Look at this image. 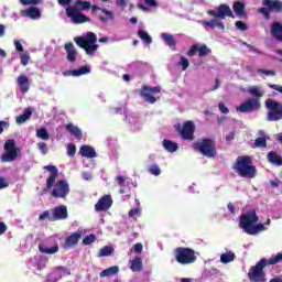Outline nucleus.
<instances>
[{"instance_id": "nucleus-1", "label": "nucleus", "mask_w": 282, "mask_h": 282, "mask_svg": "<svg viewBox=\"0 0 282 282\" xmlns=\"http://www.w3.org/2000/svg\"><path fill=\"white\" fill-rule=\"evenodd\" d=\"M44 171H48L46 178V191H51V197L54 199H65L69 195V183L66 180H58V167L56 165H46Z\"/></svg>"}, {"instance_id": "nucleus-2", "label": "nucleus", "mask_w": 282, "mask_h": 282, "mask_svg": "<svg viewBox=\"0 0 282 282\" xmlns=\"http://www.w3.org/2000/svg\"><path fill=\"white\" fill-rule=\"evenodd\" d=\"M282 261V253H278L276 256L265 259H260L256 265H252L249 268V272L247 274L249 281L251 282H265V271H263L264 268H268V265H276V263H281Z\"/></svg>"}, {"instance_id": "nucleus-3", "label": "nucleus", "mask_w": 282, "mask_h": 282, "mask_svg": "<svg viewBox=\"0 0 282 282\" xmlns=\"http://www.w3.org/2000/svg\"><path fill=\"white\" fill-rule=\"evenodd\" d=\"M232 171H235L239 177L247 180H254V177H257V166L252 165V156L250 155L238 156L232 165Z\"/></svg>"}, {"instance_id": "nucleus-4", "label": "nucleus", "mask_w": 282, "mask_h": 282, "mask_svg": "<svg viewBox=\"0 0 282 282\" xmlns=\"http://www.w3.org/2000/svg\"><path fill=\"white\" fill-rule=\"evenodd\" d=\"M98 41V36H96V33L94 32H87L86 37L77 36L74 37V42L78 47L82 50H85L87 56H94L95 52H98V44H96Z\"/></svg>"}, {"instance_id": "nucleus-5", "label": "nucleus", "mask_w": 282, "mask_h": 282, "mask_svg": "<svg viewBox=\"0 0 282 282\" xmlns=\"http://www.w3.org/2000/svg\"><path fill=\"white\" fill-rule=\"evenodd\" d=\"M194 151H198L205 158H217V143L215 139L203 138L199 141L193 143Z\"/></svg>"}, {"instance_id": "nucleus-6", "label": "nucleus", "mask_w": 282, "mask_h": 282, "mask_svg": "<svg viewBox=\"0 0 282 282\" xmlns=\"http://www.w3.org/2000/svg\"><path fill=\"white\" fill-rule=\"evenodd\" d=\"M175 261L181 265H191L197 261V256H195V250L187 247H178L174 250Z\"/></svg>"}, {"instance_id": "nucleus-7", "label": "nucleus", "mask_w": 282, "mask_h": 282, "mask_svg": "<svg viewBox=\"0 0 282 282\" xmlns=\"http://www.w3.org/2000/svg\"><path fill=\"white\" fill-rule=\"evenodd\" d=\"M262 8L258 9V12L262 14V17L270 21L272 17L270 15V12H274L275 14H281L282 12V1L281 0H263L262 1Z\"/></svg>"}, {"instance_id": "nucleus-8", "label": "nucleus", "mask_w": 282, "mask_h": 282, "mask_svg": "<svg viewBox=\"0 0 282 282\" xmlns=\"http://www.w3.org/2000/svg\"><path fill=\"white\" fill-rule=\"evenodd\" d=\"M265 108L269 110L267 113V120L269 122H278V120H282V104L274 99H267Z\"/></svg>"}, {"instance_id": "nucleus-9", "label": "nucleus", "mask_w": 282, "mask_h": 282, "mask_svg": "<svg viewBox=\"0 0 282 282\" xmlns=\"http://www.w3.org/2000/svg\"><path fill=\"white\" fill-rule=\"evenodd\" d=\"M4 154L1 155V162H14L21 153V149L17 148V141L9 139L4 142Z\"/></svg>"}, {"instance_id": "nucleus-10", "label": "nucleus", "mask_w": 282, "mask_h": 282, "mask_svg": "<svg viewBox=\"0 0 282 282\" xmlns=\"http://www.w3.org/2000/svg\"><path fill=\"white\" fill-rule=\"evenodd\" d=\"M259 221V216H257V212L251 210L247 214H242L239 220V228H242L247 235H250L254 225Z\"/></svg>"}, {"instance_id": "nucleus-11", "label": "nucleus", "mask_w": 282, "mask_h": 282, "mask_svg": "<svg viewBox=\"0 0 282 282\" xmlns=\"http://www.w3.org/2000/svg\"><path fill=\"white\" fill-rule=\"evenodd\" d=\"M160 91H162L160 86L149 87L143 85L140 90V96L143 98L144 102H148L149 105H155V102L160 100V97H155L153 94H160Z\"/></svg>"}, {"instance_id": "nucleus-12", "label": "nucleus", "mask_w": 282, "mask_h": 282, "mask_svg": "<svg viewBox=\"0 0 282 282\" xmlns=\"http://www.w3.org/2000/svg\"><path fill=\"white\" fill-rule=\"evenodd\" d=\"M261 109V101L257 98L247 99L245 102L240 104L236 108L239 113H253V111H259Z\"/></svg>"}, {"instance_id": "nucleus-13", "label": "nucleus", "mask_w": 282, "mask_h": 282, "mask_svg": "<svg viewBox=\"0 0 282 282\" xmlns=\"http://www.w3.org/2000/svg\"><path fill=\"white\" fill-rule=\"evenodd\" d=\"M180 137L182 140L193 142L195 140V122L186 121L183 123L182 129H178Z\"/></svg>"}, {"instance_id": "nucleus-14", "label": "nucleus", "mask_w": 282, "mask_h": 282, "mask_svg": "<svg viewBox=\"0 0 282 282\" xmlns=\"http://www.w3.org/2000/svg\"><path fill=\"white\" fill-rule=\"evenodd\" d=\"M207 14H209V17H214V19H226V17H229L230 19H235L232 9H230L228 4H220L216 11L209 10Z\"/></svg>"}, {"instance_id": "nucleus-15", "label": "nucleus", "mask_w": 282, "mask_h": 282, "mask_svg": "<svg viewBox=\"0 0 282 282\" xmlns=\"http://www.w3.org/2000/svg\"><path fill=\"white\" fill-rule=\"evenodd\" d=\"M67 217H69V214L67 212V206L59 205V206L54 207L51 210L50 221H63V220L67 219Z\"/></svg>"}, {"instance_id": "nucleus-16", "label": "nucleus", "mask_w": 282, "mask_h": 282, "mask_svg": "<svg viewBox=\"0 0 282 282\" xmlns=\"http://www.w3.org/2000/svg\"><path fill=\"white\" fill-rule=\"evenodd\" d=\"M66 17H68V19H70L75 25L80 23H89L90 21L87 15L80 13L79 11H75V9H66Z\"/></svg>"}, {"instance_id": "nucleus-17", "label": "nucleus", "mask_w": 282, "mask_h": 282, "mask_svg": "<svg viewBox=\"0 0 282 282\" xmlns=\"http://www.w3.org/2000/svg\"><path fill=\"white\" fill-rule=\"evenodd\" d=\"M197 52L198 56L200 57L208 56V54L213 53V51L206 44H203L200 46L199 44H193L191 48L187 51V56H195Z\"/></svg>"}, {"instance_id": "nucleus-18", "label": "nucleus", "mask_w": 282, "mask_h": 282, "mask_svg": "<svg viewBox=\"0 0 282 282\" xmlns=\"http://www.w3.org/2000/svg\"><path fill=\"white\" fill-rule=\"evenodd\" d=\"M111 206H113V199L111 198V195H105L95 205V210L97 213H102V210H109Z\"/></svg>"}, {"instance_id": "nucleus-19", "label": "nucleus", "mask_w": 282, "mask_h": 282, "mask_svg": "<svg viewBox=\"0 0 282 282\" xmlns=\"http://www.w3.org/2000/svg\"><path fill=\"white\" fill-rule=\"evenodd\" d=\"M64 50L66 52V61H68V63H76V58H78V51L76 50V46H74V43H65Z\"/></svg>"}, {"instance_id": "nucleus-20", "label": "nucleus", "mask_w": 282, "mask_h": 282, "mask_svg": "<svg viewBox=\"0 0 282 282\" xmlns=\"http://www.w3.org/2000/svg\"><path fill=\"white\" fill-rule=\"evenodd\" d=\"M87 74H91V68H89V66H82L80 68H77V69H68L63 72V76H74V77L85 76Z\"/></svg>"}, {"instance_id": "nucleus-21", "label": "nucleus", "mask_w": 282, "mask_h": 282, "mask_svg": "<svg viewBox=\"0 0 282 282\" xmlns=\"http://www.w3.org/2000/svg\"><path fill=\"white\" fill-rule=\"evenodd\" d=\"M83 239V231H76L70 234L68 237L65 239V246L67 248H74V246H78V241Z\"/></svg>"}, {"instance_id": "nucleus-22", "label": "nucleus", "mask_w": 282, "mask_h": 282, "mask_svg": "<svg viewBox=\"0 0 282 282\" xmlns=\"http://www.w3.org/2000/svg\"><path fill=\"white\" fill-rule=\"evenodd\" d=\"M17 84L20 87V91H22V94H28V91H30V77L26 75H20L17 78Z\"/></svg>"}, {"instance_id": "nucleus-23", "label": "nucleus", "mask_w": 282, "mask_h": 282, "mask_svg": "<svg viewBox=\"0 0 282 282\" xmlns=\"http://www.w3.org/2000/svg\"><path fill=\"white\" fill-rule=\"evenodd\" d=\"M91 12H96L97 10H100L104 14H106L108 18L100 15L99 19L102 21V23H107V21H113V12L109 11L105 8H100L98 6H91L90 4Z\"/></svg>"}, {"instance_id": "nucleus-24", "label": "nucleus", "mask_w": 282, "mask_h": 282, "mask_svg": "<svg viewBox=\"0 0 282 282\" xmlns=\"http://www.w3.org/2000/svg\"><path fill=\"white\" fill-rule=\"evenodd\" d=\"M271 34L275 41L282 43V24L281 22H273L271 25Z\"/></svg>"}, {"instance_id": "nucleus-25", "label": "nucleus", "mask_w": 282, "mask_h": 282, "mask_svg": "<svg viewBox=\"0 0 282 282\" xmlns=\"http://www.w3.org/2000/svg\"><path fill=\"white\" fill-rule=\"evenodd\" d=\"M67 9H74L75 12H83L85 10H91V3L89 1L76 0L74 7Z\"/></svg>"}, {"instance_id": "nucleus-26", "label": "nucleus", "mask_w": 282, "mask_h": 282, "mask_svg": "<svg viewBox=\"0 0 282 282\" xmlns=\"http://www.w3.org/2000/svg\"><path fill=\"white\" fill-rule=\"evenodd\" d=\"M66 131L70 133V135H74L76 140H83V131L77 126H74L73 123L65 124Z\"/></svg>"}, {"instance_id": "nucleus-27", "label": "nucleus", "mask_w": 282, "mask_h": 282, "mask_svg": "<svg viewBox=\"0 0 282 282\" xmlns=\"http://www.w3.org/2000/svg\"><path fill=\"white\" fill-rule=\"evenodd\" d=\"M79 153L83 158H87L88 160L96 158V150L90 145H82Z\"/></svg>"}, {"instance_id": "nucleus-28", "label": "nucleus", "mask_w": 282, "mask_h": 282, "mask_svg": "<svg viewBox=\"0 0 282 282\" xmlns=\"http://www.w3.org/2000/svg\"><path fill=\"white\" fill-rule=\"evenodd\" d=\"M22 17H29V19H39L41 17V11L36 7H30L29 9L22 11Z\"/></svg>"}, {"instance_id": "nucleus-29", "label": "nucleus", "mask_w": 282, "mask_h": 282, "mask_svg": "<svg viewBox=\"0 0 282 282\" xmlns=\"http://www.w3.org/2000/svg\"><path fill=\"white\" fill-rule=\"evenodd\" d=\"M37 248L42 254H56V252H58V245L48 248L43 242H41Z\"/></svg>"}, {"instance_id": "nucleus-30", "label": "nucleus", "mask_w": 282, "mask_h": 282, "mask_svg": "<svg viewBox=\"0 0 282 282\" xmlns=\"http://www.w3.org/2000/svg\"><path fill=\"white\" fill-rule=\"evenodd\" d=\"M32 118V108H25L24 112L17 117V124H23V122H28Z\"/></svg>"}, {"instance_id": "nucleus-31", "label": "nucleus", "mask_w": 282, "mask_h": 282, "mask_svg": "<svg viewBox=\"0 0 282 282\" xmlns=\"http://www.w3.org/2000/svg\"><path fill=\"white\" fill-rule=\"evenodd\" d=\"M232 10L237 17H246V4L241 1L234 2Z\"/></svg>"}, {"instance_id": "nucleus-32", "label": "nucleus", "mask_w": 282, "mask_h": 282, "mask_svg": "<svg viewBox=\"0 0 282 282\" xmlns=\"http://www.w3.org/2000/svg\"><path fill=\"white\" fill-rule=\"evenodd\" d=\"M267 158L271 164H276V166H282V156L279 155L276 152L270 151Z\"/></svg>"}, {"instance_id": "nucleus-33", "label": "nucleus", "mask_w": 282, "mask_h": 282, "mask_svg": "<svg viewBox=\"0 0 282 282\" xmlns=\"http://www.w3.org/2000/svg\"><path fill=\"white\" fill-rule=\"evenodd\" d=\"M118 272H120V268L118 265H113V267L102 270L99 273V276L101 279H105V276H113V275L118 274Z\"/></svg>"}, {"instance_id": "nucleus-34", "label": "nucleus", "mask_w": 282, "mask_h": 282, "mask_svg": "<svg viewBox=\"0 0 282 282\" xmlns=\"http://www.w3.org/2000/svg\"><path fill=\"white\" fill-rule=\"evenodd\" d=\"M163 148L165 151H169V153H175V151L180 149V145L171 140H163Z\"/></svg>"}, {"instance_id": "nucleus-35", "label": "nucleus", "mask_w": 282, "mask_h": 282, "mask_svg": "<svg viewBox=\"0 0 282 282\" xmlns=\"http://www.w3.org/2000/svg\"><path fill=\"white\" fill-rule=\"evenodd\" d=\"M130 263H131L130 270H132V272H142L141 258H134L133 260L130 261Z\"/></svg>"}, {"instance_id": "nucleus-36", "label": "nucleus", "mask_w": 282, "mask_h": 282, "mask_svg": "<svg viewBox=\"0 0 282 282\" xmlns=\"http://www.w3.org/2000/svg\"><path fill=\"white\" fill-rule=\"evenodd\" d=\"M161 39L164 41L166 45H169V47H175L177 43L175 42V37L169 33H162Z\"/></svg>"}, {"instance_id": "nucleus-37", "label": "nucleus", "mask_w": 282, "mask_h": 282, "mask_svg": "<svg viewBox=\"0 0 282 282\" xmlns=\"http://www.w3.org/2000/svg\"><path fill=\"white\" fill-rule=\"evenodd\" d=\"M235 259H236V256H235V252H232V251L223 253L220 256L221 263H232V261H235Z\"/></svg>"}, {"instance_id": "nucleus-38", "label": "nucleus", "mask_w": 282, "mask_h": 282, "mask_svg": "<svg viewBox=\"0 0 282 282\" xmlns=\"http://www.w3.org/2000/svg\"><path fill=\"white\" fill-rule=\"evenodd\" d=\"M138 36L143 41V43H147V45H151V43H153V39L144 30H139Z\"/></svg>"}, {"instance_id": "nucleus-39", "label": "nucleus", "mask_w": 282, "mask_h": 282, "mask_svg": "<svg viewBox=\"0 0 282 282\" xmlns=\"http://www.w3.org/2000/svg\"><path fill=\"white\" fill-rule=\"evenodd\" d=\"M248 94L254 96L256 98H263L264 96L263 91L257 86L248 88Z\"/></svg>"}, {"instance_id": "nucleus-40", "label": "nucleus", "mask_w": 282, "mask_h": 282, "mask_svg": "<svg viewBox=\"0 0 282 282\" xmlns=\"http://www.w3.org/2000/svg\"><path fill=\"white\" fill-rule=\"evenodd\" d=\"M113 254V247L106 246L99 250L98 257H111Z\"/></svg>"}, {"instance_id": "nucleus-41", "label": "nucleus", "mask_w": 282, "mask_h": 282, "mask_svg": "<svg viewBox=\"0 0 282 282\" xmlns=\"http://www.w3.org/2000/svg\"><path fill=\"white\" fill-rule=\"evenodd\" d=\"M36 138H40V140H50V132L45 128H40L36 130Z\"/></svg>"}, {"instance_id": "nucleus-42", "label": "nucleus", "mask_w": 282, "mask_h": 282, "mask_svg": "<svg viewBox=\"0 0 282 282\" xmlns=\"http://www.w3.org/2000/svg\"><path fill=\"white\" fill-rule=\"evenodd\" d=\"M254 147L258 149H265L268 147V141L265 140V137H259L254 140Z\"/></svg>"}, {"instance_id": "nucleus-43", "label": "nucleus", "mask_w": 282, "mask_h": 282, "mask_svg": "<svg viewBox=\"0 0 282 282\" xmlns=\"http://www.w3.org/2000/svg\"><path fill=\"white\" fill-rule=\"evenodd\" d=\"M148 173H150V175H154L155 177H158L159 175H161L162 170H160V165L153 164L148 167Z\"/></svg>"}, {"instance_id": "nucleus-44", "label": "nucleus", "mask_w": 282, "mask_h": 282, "mask_svg": "<svg viewBox=\"0 0 282 282\" xmlns=\"http://www.w3.org/2000/svg\"><path fill=\"white\" fill-rule=\"evenodd\" d=\"M265 230V226L263 224L253 225V228L249 232V235H258V232H261Z\"/></svg>"}, {"instance_id": "nucleus-45", "label": "nucleus", "mask_w": 282, "mask_h": 282, "mask_svg": "<svg viewBox=\"0 0 282 282\" xmlns=\"http://www.w3.org/2000/svg\"><path fill=\"white\" fill-rule=\"evenodd\" d=\"M96 235L94 234H90L89 236H86L84 239H83V245L84 246H91V243H94V241H96Z\"/></svg>"}, {"instance_id": "nucleus-46", "label": "nucleus", "mask_w": 282, "mask_h": 282, "mask_svg": "<svg viewBox=\"0 0 282 282\" xmlns=\"http://www.w3.org/2000/svg\"><path fill=\"white\" fill-rule=\"evenodd\" d=\"M76 155V145L74 143L67 144V156L68 158H75Z\"/></svg>"}, {"instance_id": "nucleus-47", "label": "nucleus", "mask_w": 282, "mask_h": 282, "mask_svg": "<svg viewBox=\"0 0 282 282\" xmlns=\"http://www.w3.org/2000/svg\"><path fill=\"white\" fill-rule=\"evenodd\" d=\"M178 65H181L183 72H186L188 69V65H191V62L188 58L181 56V61L178 62Z\"/></svg>"}, {"instance_id": "nucleus-48", "label": "nucleus", "mask_w": 282, "mask_h": 282, "mask_svg": "<svg viewBox=\"0 0 282 282\" xmlns=\"http://www.w3.org/2000/svg\"><path fill=\"white\" fill-rule=\"evenodd\" d=\"M20 61H21V65H23L24 67L28 66V64L30 63V54L22 53L20 55Z\"/></svg>"}, {"instance_id": "nucleus-49", "label": "nucleus", "mask_w": 282, "mask_h": 282, "mask_svg": "<svg viewBox=\"0 0 282 282\" xmlns=\"http://www.w3.org/2000/svg\"><path fill=\"white\" fill-rule=\"evenodd\" d=\"M37 149L41 151L43 155H47V143L45 142L37 143Z\"/></svg>"}, {"instance_id": "nucleus-50", "label": "nucleus", "mask_w": 282, "mask_h": 282, "mask_svg": "<svg viewBox=\"0 0 282 282\" xmlns=\"http://www.w3.org/2000/svg\"><path fill=\"white\" fill-rule=\"evenodd\" d=\"M203 25H206L207 28L215 30V28H217V20L204 21Z\"/></svg>"}, {"instance_id": "nucleus-51", "label": "nucleus", "mask_w": 282, "mask_h": 282, "mask_svg": "<svg viewBox=\"0 0 282 282\" xmlns=\"http://www.w3.org/2000/svg\"><path fill=\"white\" fill-rule=\"evenodd\" d=\"M236 28L241 30V32H246V30H248V24H246L243 21H237Z\"/></svg>"}, {"instance_id": "nucleus-52", "label": "nucleus", "mask_w": 282, "mask_h": 282, "mask_svg": "<svg viewBox=\"0 0 282 282\" xmlns=\"http://www.w3.org/2000/svg\"><path fill=\"white\" fill-rule=\"evenodd\" d=\"M258 74H264L265 76H276V73L274 70L263 68L258 69Z\"/></svg>"}, {"instance_id": "nucleus-53", "label": "nucleus", "mask_w": 282, "mask_h": 282, "mask_svg": "<svg viewBox=\"0 0 282 282\" xmlns=\"http://www.w3.org/2000/svg\"><path fill=\"white\" fill-rule=\"evenodd\" d=\"M129 217H131L132 219L138 217V215H140V207L130 209L128 213Z\"/></svg>"}, {"instance_id": "nucleus-54", "label": "nucleus", "mask_w": 282, "mask_h": 282, "mask_svg": "<svg viewBox=\"0 0 282 282\" xmlns=\"http://www.w3.org/2000/svg\"><path fill=\"white\" fill-rule=\"evenodd\" d=\"M50 217H52V214H50V210H45L39 216V220L43 221V219H48L50 221Z\"/></svg>"}, {"instance_id": "nucleus-55", "label": "nucleus", "mask_w": 282, "mask_h": 282, "mask_svg": "<svg viewBox=\"0 0 282 282\" xmlns=\"http://www.w3.org/2000/svg\"><path fill=\"white\" fill-rule=\"evenodd\" d=\"M218 108H219V111H220L221 113H230V109H228V107H226V105H224V102H220V104L218 105Z\"/></svg>"}, {"instance_id": "nucleus-56", "label": "nucleus", "mask_w": 282, "mask_h": 282, "mask_svg": "<svg viewBox=\"0 0 282 282\" xmlns=\"http://www.w3.org/2000/svg\"><path fill=\"white\" fill-rule=\"evenodd\" d=\"M8 186H10V183L0 176V191H2V188H8Z\"/></svg>"}, {"instance_id": "nucleus-57", "label": "nucleus", "mask_w": 282, "mask_h": 282, "mask_svg": "<svg viewBox=\"0 0 282 282\" xmlns=\"http://www.w3.org/2000/svg\"><path fill=\"white\" fill-rule=\"evenodd\" d=\"M142 248H143V246H142L141 242H138V243H135V245L133 246V250H134V252H135L137 254H140V253L142 252Z\"/></svg>"}, {"instance_id": "nucleus-58", "label": "nucleus", "mask_w": 282, "mask_h": 282, "mask_svg": "<svg viewBox=\"0 0 282 282\" xmlns=\"http://www.w3.org/2000/svg\"><path fill=\"white\" fill-rule=\"evenodd\" d=\"M116 182L119 184V186H124V182H127V178L124 176H117Z\"/></svg>"}, {"instance_id": "nucleus-59", "label": "nucleus", "mask_w": 282, "mask_h": 282, "mask_svg": "<svg viewBox=\"0 0 282 282\" xmlns=\"http://www.w3.org/2000/svg\"><path fill=\"white\" fill-rule=\"evenodd\" d=\"M270 89H274L275 91H280L282 94V86L276 84H269Z\"/></svg>"}, {"instance_id": "nucleus-60", "label": "nucleus", "mask_w": 282, "mask_h": 282, "mask_svg": "<svg viewBox=\"0 0 282 282\" xmlns=\"http://www.w3.org/2000/svg\"><path fill=\"white\" fill-rule=\"evenodd\" d=\"M7 230H8V225H6V223H0V236L6 235Z\"/></svg>"}, {"instance_id": "nucleus-61", "label": "nucleus", "mask_w": 282, "mask_h": 282, "mask_svg": "<svg viewBox=\"0 0 282 282\" xmlns=\"http://www.w3.org/2000/svg\"><path fill=\"white\" fill-rule=\"evenodd\" d=\"M144 3L150 6V8H158V1L156 0H144Z\"/></svg>"}, {"instance_id": "nucleus-62", "label": "nucleus", "mask_w": 282, "mask_h": 282, "mask_svg": "<svg viewBox=\"0 0 282 282\" xmlns=\"http://www.w3.org/2000/svg\"><path fill=\"white\" fill-rule=\"evenodd\" d=\"M246 47H248V50H250V52H253L254 54H261V52H259V50H257V47L252 46L251 44L245 43Z\"/></svg>"}, {"instance_id": "nucleus-63", "label": "nucleus", "mask_w": 282, "mask_h": 282, "mask_svg": "<svg viewBox=\"0 0 282 282\" xmlns=\"http://www.w3.org/2000/svg\"><path fill=\"white\" fill-rule=\"evenodd\" d=\"M14 46L18 52H24L23 45L19 41H14Z\"/></svg>"}, {"instance_id": "nucleus-64", "label": "nucleus", "mask_w": 282, "mask_h": 282, "mask_svg": "<svg viewBox=\"0 0 282 282\" xmlns=\"http://www.w3.org/2000/svg\"><path fill=\"white\" fill-rule=\"evenodd\" d=\"M227 208H228L229 213H231V215H236L237 214V209H235V205L232 203H229L227 205Z\"/></svg>"}]
</instances>
